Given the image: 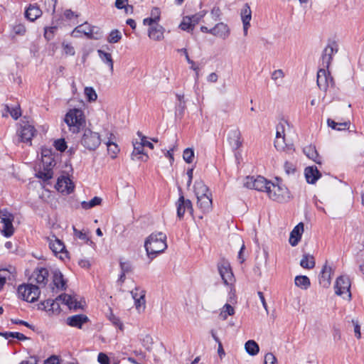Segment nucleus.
<instances>
[{
  "label": "nucleus",
  "mask_w": 364,
  "mask_h": 364,
  "mask_svg": "<svg viewBox=\"0 0 364 364\" xmlns=\"http://www.w3.org/2000/svg\"><path fill=\"white\" fill-rule=\"evenodd\" d=\"M121 271L123 273H129L132 271V265L128 262H120Z\"/></svg>",
  "instance_id": "obj_59"
},
{
  "label": "nucleus",
  "mask_w": 364,
  "mask_h": 364,
  "mask_svg": "<svg viewBox=\"0 0 364 364\" xmlns=\"http://www.w3.org/2000/svg\"><path fill=\"white\" fill-rule=\"evenodd\" d=\"M6 111L9 112L11 116L14 119H17L21 116L20 106L16 105L14 107H11L9 105H6Z\"/></svg>",
  "instance_id": "obj_44"
},
{
  "label": "nucleus",
  "mask_w": 364,
  "mask_h": 364,
  "mask_svg": "<svg viewBox=\"0 0 364 364\" xmlns=\"http://www.w3.org/2000/svg\"><path fill=\"white\" fill-rule=\"evenodd\" d=\"M334 288L337 295L342 296L343 298L346 297L348 300L351 299L350 282L348 277L344 276L338 277Z\"/></svg>",
  "instance_id": "obj_9"
},
{
  "label": "nucleus",
  "mask_w": 364,
  "mask_h": 364,
  "mask_svg": "<svg viewBox=\"0 0 364 364\" xmlns=\"http://www.w3.org/2000/svg\"><path fill=\"white\" fill-rule=\"evenodd\" d=\"M36 176L44 181H47L53 177V171L52 169L43 168V170L39 171L36 173Z\"/></svg>",
  "instance_id": "obj_41"
},
{
  "label": "nucleus",
  "mask_w": 364,
  "mask_h": 364,
  "mask_svg": "<svg viewBox=\"0 0 364 364\" xmlns=\"http://www.w3.org/2000/svg\"><path fill=\"white\" fill-rule=\"evenodd\" d=\"M115 6L118 9H124L126 12H128L129 9L132 10L133 7L128 5V0H116Z\"/></svg>",
  "instance_id": "obj_50"
},
{
  "label": "nucleus",
  "mask_w": 364,
  "mask_h": 364,
  "mask_svg": "<svg viewBox=\"0 0 364 364\" xmlns=\"http://www.w3.org/2000/svg\"><path fill=\"white\" fill-rule=\"evenodd\" d=\"M88 317L84 314H77L67 318L66 323L68 326L81 328L82 326L88 321Z\"/></svg>",
  "instance_id": "obj_19"
},
{
  "label": "nucleus",
  "mask_w": 364,
  "mask_h": 364,
  "mask_svg": "<svg viewBox=\"0 0 364 364\" xmlns=\"http://www.w3.org/2000/svg\"><path fill=\"white\" fill-rule=\"evenodd\" d=\"M241 19L243 23V33L244 36H247L248 29L250 27V21L252 19V11L248 5L245 4L240 12Z\"/></svg>",
  "instance_id": "obj_16"
},
{
  "label": "nucleus",
  "mask_w": 364,
  "mask_h": 364,
  "mask_svg": "<svg viewBox=\"0 0 364 364\" xmlns=\"http://www.w3.org/2000/svg\"><path fill=\"white\" fill-rule=\"evenodd\" d=\"M97 360L100 364H109V359L108 356L103 353H99Z\"/></svg>",
  "instance_id": "obj_62"
},
{
  "label": "nucleus",
  "mask_w": 364,
  "mask_h": 364,
  "mask_svg": "<svg viewBox=\"0 0 364 364\" xmlns=\"http://www.w3.org/2000/svg\"><path fill=\"white\" fill-rule=\"evenodd\" d=\"M38 287L33 284H22L18 288V294L23 300L28 302H34L40 295Z\"/></svg>",
  "instance_id": "obj_8"
},
{
  "label": "nucleus",
  "mask_w": 364,
  "mask_h": 364,
  "mask_svg": "<svg viewBox=\"0 0 364 364\" xmlns=\"http://www.w3.org/2000/svg\"><path fill=\"white\" fill-rule=\"evenodd\" d=\"M179 28L183 31H189L190 29H193V26L191 24V21L188 18V16H185L183 18V21L179 25Z\"/></svg>",
  "instance_id": "obj_52"
},
{
  "label": "nucleus",
  "mask_w": 364,
  "mask_h": 364,
  "mask_svg": "<svg viewBox=\"0 0 364 364\" xmlns=\"http://www.w3.org/2000/svg\"><path fill=\"white\" fill-rule=\"evenodd\" d=\"M12 31L16 35L23 36L26 33V29L23 24L18 23L13 26Z\"/></svg>",
  "instance_id": "obj_51"
},
{
  "label": "nucleus",
  "mask_w": 364,
  "mask_h": 364,
  "mask_svg": "<svg viewBox=\"0 0 364 364\" xmlns=\"http://www.w3.org/2000/svg\"><path fill=\"white\" fill-rule=\"evenodd\" d=\"M183 158L184 161L188 163L191 164L193 162L194 159V151L191 148H186L183 153Z\"/></svg>",
  "instance_id": "obj_46"
},
{
  "label": "nucleus",
  "mask_w": 364,
  "mask_h": 364,
  "mask_svg": "<svg viewBox=\"0 0 364 364\" xmlns=\"http://www.w3.org/2000/svg\"><path fill=\"white\" fill-rule=\"evenodd\" d=\"M53 285L60 290L65 289V281L63 278V275L60 272H55L53 274Z\"/></svg>",
  "instance_id": "obj_31"
},
{
  "label": "nucleus",
  "mask_w": 364,
  "mask_h": 364,
  "mask_svg": "<svg viewBox=\"0 0 364 364\" xmlns=\"http://www.w3.org/2000/svg\"><path fill=\"white\" fill-rule=\"evenodd\" d=\"M97 53H98V55H99L100 59L105 63L107 64L108 66L109 67L110 70H113V60H112L111 54L109 53H106L102 50H98Z\"/></svg>",
  "instance_id": "obj_36"
},
{
  "label": "nucleus",
  "mask_w": 364,
  "mask_h": 364,
  "mask_svg": "<svg viewBox=\"0 0 364 364\" xmlns=\"http://www.w3.org/2000/svg\"><path fill=\"white\" fill-rule=\"evenodd\" d=\"M54 146L58 151L61 152L67 149L66 142L64 139H59L54 142Z\"/></svg>",
  "instance_id": "obj_53"
},
{
  "label": "nucleus",
  "mask_w": 364,
  "mask_h": 364,
  "mask_svg": "<svg viewBox=\"0 0 364 364\" xmlns=\"http://www.w3.org/2000/svg\"><path fill=\"white\" fill-rule=\"evenodd\" d=\"M194 189L197 198L211 193L208 187L203 181H196Z\"/></svg>",
  "instance_id": "obj_30"
},
{
  "label": "nucleus",
  "mask_w": 364,
  "mask_h": 364,
  "mask_svg": "<svg viewBox=\"0 0 364 364\" xmlns=\"http://www.w3.org/2000/svg\"><path fill=\"white\" fill-rule=\"evenodd\" d=\"M218 269L224 284L228 286L231 285L234 282V275L228 262L223 261L220 262L218 264Z\"/></svg>",
  "instance_id": "obj_12"
},
{
  "label": "nucleus",
  "mask_w": 364,
  "mask_h": 364,
  "mask_svg": "<svg viewBox=\"0 0 364 364\" xmlns=\"http://www.w3.org/2000/svg\"><path fill=\"white\" fill-rule=\"evenodd\" d=\"M106 144L107 146V151H108L109 154L111 155V157L115 158L117 154L119 152V149H118L117 145L113 142L109 141H107L106 143Z\"/></svg>",
  "instance_id": "obj_49"
},
{
  "label": "nucleus",
  "mask_w": 364,
  "mask_h": 364,
  "mask_svg": "<svg viewBox=\"0 0 364 364\" xmlns=\"http://www.w3.org/2000/svg\"><path fill=\"white\" fill-rule=\"evenodd\" d=\"M102 203V198L97 196L94 197L89 202L82 201L81 206L83 209L87 210L92 208L96 205H100Z\"/></svg>",
  "instance_id": "obj_39"
},
{
  "label": "nucleus",
  "mask_w": 364,
  "mask_h": 364,
  "mask_svg": "<svg viewBox=\"0 0 364 364\" xmlns=\"http://www.w3.org/2000/svg\"><path fill=\"white\" fill-rule=\"evenodd\" d=\"M56 186L59 191H66L67 193H70L74 190V185L68 177L59 178Z\"/></svg>",
  "instance_id": "obj_22"
},
{
  "label": "nucleus",
  "mask_w": 364,
  "mask_h": 364,
  "mask_svg": "<svg viewBox=\"0 0 364 364\" xmlns=\"http://www.w3.org/2000/svg\"><path fill=\"white\" fill-rule=\"evenodd\" d=\"M245 350L250 355H255L259 353V348L258 344L253 340H249L245 344Z\"/></svg>",
  "instance_id": "obj_33"
},
{
  "label": "nucleus",
  "mask_w": 364,
  "mask_h": 364,
  "mask_svg": "<svg viewBox=\"0 0 364 364\" xmlns=\"http://www.w3.org/2000/svg\"><path fill=\"white\" fill-rule=\"evenodd\" d=\"M210 16L214 21H218L221 16V11L220 8L218 6H214L211 10Z\"/></svg>",
  "instance_id": "obj_55"
},
{
  "label": "nucleus",
  "mask_w": 364,
  "mask_h": 364,
  "mask_svg": "<svg viewBox=\"0 0 364 364\" xmlns=\"http://www.w3.org/2000/svg\"><path fill=\"white\" fill-rule=\"evenodd\" d=\"M284 77V73L282 70L279 69L274 70L272 74V78L274 80H277L278 79H282Z\"/></svg>",
  "instance_id": "obj_63"
},
{
  "label": "nucleus",
  "mask_w": 364,
  "mask_h": 364,
  "mask_svg": "<svg viewBox=\"0 0 364 364\" xmlns=\"http://www.w3.org/2000/svg\"><path fill=\"white\" fill-rule=\"evenodd\" d=\"M48 271L46 268H40L34 271L33 277L38 284H46L48 281Z\"/></svg>",
  "instance_id": "obj_27"
},
{
  "label": "nucleus",
  "mask_w": 364,
  "mask_h": 364,
  "mask_svg": "<svg viewBox=\"0 0 364 364\" xmlns=\"http://www.w3.org/2000/svg\"><path fill=\"white\" fill-rule=\"evenodd\" d=\"M277 358L272 353H268L265 355L264 364H275Z\"/></svg>",
  "instance_id": "obj_58"
},
{
  "label": "nucleus",
  "mask_w": 364,
  "mask_h": 364,
  "mask_svg": "<svg viewBox=\"0 0 364 364\" xmlns=\"http://www.w3.org/2000/svg\"><path fill=\"white\" fill-rule=\"evenodd\" d=\"M304 232V224L302 223L296 225L290 233L289 243L291 246H296L301 240Z\"/></svg>",
  "instance_id": "obj_23"
},
{
  "label": "nucleus",
  "mask_w": 364,
  "mask_h": 364,
  "mask_svg": "<svg viewBox=\"0 0 364 364\" xmlns=\"http://www.w3.org/2000/svg\"><path fill=\"white\" fill-rule=\"evenodd\" d=\"M300 265L305 269H312L315 266V261L313 256L304 255L300 262Z\"/></svg>",
  "instance_id": "obj_35"
},
{
  "label": "nucleus",
  "mask_w": 364,
  "mask_h": 364,
  "mask_svg": "<svg viewBox=\"0 0 364 364\" xmlns=\"http://www.w3.org/2000/svg\"><path fill=\"white\" fill-rule=\"evenodd\" d=\"M81 34H84L88 38L95 40H98L102 36L100 28L92 26L87 22L75 27L71 33V36L75 38L80 37Z\"/></svg>",
  "instance_id": "obj_5"
},
{
  "label": "nucleus",
  "mask_w": 364,
  "mask_h": 364,
  "mask_svg": "<svg viewBox=\"0 0 364 364\" xmlns=\"http://www.w3.org/2000/svg\"><path fill=\"white\" fill-rule=\"evenodd\" d=\"M166 240V234L161 232L152 233L146 238L144 247L150 259H154L158 254L164 252L167 248Z\"/></svg>",
  "instance_id": "obj_2"
},
{
  "label": "nucleus",
  "mask_w": 364,
  "mask_h": 364,
  "mask_svg": "<svg viewBox=\"0 0 364 364\" xmlns=\"http://www.w3.org/2000/svg\"><path fill=\"white\" fill-rule=\"evenodd\" d=\"M234 314H235L234 308L231 305L226 304L222 308L219 316L223 320H226L228 316H232Z\"/></svg>",
  "instance_id": "obj_37"
},
{
  "label": "nucleus",
  "mask_w": 364,
  "mask_h": 364,
  "mask_svg": "<svg viewBox=\"0 0 364 364\" xmlns=\"http://www.w3.org/2000/svg\"><path fill=\"white\" fill-rule=\"evenodd\" d=\"M284 137V124L279 123L277 126L276 139Z\"/></svg>",
  "instance_id": "obj_61"
},
{
  "label": "nucleus",
  "mask_w": 364,
  "mask_h": 364,
  "mask_svg": "<svg viewBox=\"0 0 364 364\" xmlns=\"http://www.w3.org/2000/svg\"><path fill=\"white\" fill-rule=\"evenodd\" d=\"M84 98L88 102L95 101L97 98V92H83Z\"/></svg>",
  "instance_id": "obj_64"
},
{
  "label": "nucleus",
  "mask_w": 364,
  "mask_h": 364,
  "mask_svg": "<svg viewBox=\"0 0 364 364\" xmlns=\"http://www.w3.org/2000/svg\"><path fill=\"white\" fill-rule=\"evenodd\" d=\"M206 12L204 11H200L194 15L188 16V18L191 21L193 27H194L198 22L204 17Z\"/></svg>",
  "instance_id": "obj_47"
},
{
  "label": "nucleus",
  "mask_w": 364,
  "mask_h": 364,
  "mask_svg": "<svg viewBox=\"0 0 364 364\" xmlns=\"http://www.w3.org/2000/svg\"><path fill=\"white\" fill-rule=\"evenodd\" d=\"M139 299L134 300V304L136 309L139 312L144 311L146 306V301H145V291H139Z\"/></svg>",
  "instance_id": "obj_38"
},
{
  "label": "nucleus",
  "mask_w": 364,
  "mask_h": 364,
  "mask_svg": "<svg viewBox=\"0 0 364 364\" xmlns=\"http://www.w3.org/2000/svg\"><path fill=\"white\" fill-rule=\"evenodd\" d=\"M62 46H63V50L65 54L70 55H75V49L70 43L63 42Z\"/></svg>",
  "instance_id": "obj_56"
},
{
  "label": "nucleus",
  "mask_w": 364,
  "mask_h": 364,
  "mask_svg": "<svg viewBox=\"0 0 364 364\" xmlns=\"http://www.w3.org/2000/svg\"><path fill=\"white\" fill-rule=\"evenodd\" d=\"M122 38V33L121 32L117 30V29H114V30H112L108 38H107V41L110 43H116L117 42H119Z\"/></svg>",
  "instance_id": "obj_42"
},
{
  "label": "nucleus",
  "mask_w": 364,
  "mask_h": 364,
  "mask_svg": "<svg viewBox=\"0 0 364 364\" xmlns=\"http://www.w3.org/2000/svg\"><path fill=\"white\" fill-rule=\"evenodd\" d=\"M74 235L76 237L82 240H88V237L85 232H83L81 230H77L75 227H73Z\"/></svg>",
  "instance_id": "obj_60"
},
{
  "label": "nucleus",
  "mask_w": 364,
  "mask_h": 364,
  "mask_svg": "<svg viewBox=\"0 0 364 364\" xmlns=\"http://www.w3.org/2000/svg\"><path fill=\"white\" fill-rule=\"evenodd\" d=\"M41 305L43 306V309L46 311H53L55 309L58 308V304L55 301L52 299H47L41 303Z\"/></svg>",
  "instance_id": "obj_45"
},
{
  "label": "nucleus",
  "mask_w": 364,
  "mask_h": 364,
  "mask_svg": "<svg viewBox=\"0 0 364 364\" xmlns=\"http://www.w3.org/2000/svg\"><path fill=\"white\" fill-rule=\"evenodd\" d=\"M177 206V216L179 219H181L185 212L187 210L188 211L191 215L193 212V208L192 205V203L188 199H185L183 196H181L176 203Z\"/></svg>",
  "instance_id": "obj_13"
},
{
  "label": "nucleus",
  "mask_w": 364,
  "mask_h": 364,
  "mask_svg": "<svg viewBox=\"0 0 364 364\" xmlns=\"http://www.w3.org/2000/svg\"><path fill=\"white\" fill-rule=\"evenodd\" d=\"M270 181L261 176L256 178L254 176H247L245 178V186L250 189H255L259 191H267Z\"/></svg>",
  "instance_id": "obj_10"
},
{
  "label": "nucleus",
  "mask_w": 364,
  "mask_h": 364,
  "mask_svg": "<svg viewBox=\"0 0 364 364\" xmlns=\"http://www.w3.org/2000/svg\"><path fill=\"white\" fill-rule=\"evenodd\" d=\"M295 285L302 289H307L310 285V279L306 276H296L294 279Z\"/></svg>",
  "instance_id": "obj_32"
},
{
  "label": "nucleus",
  "mask_w": 364,
  "mask_h": 364,
  "mask_svg": "<svg viewBox=\"0 0 364 364\" xmlns=\"http://www.w3.org/2000/svg\"><path fill=\"white\" fill-rule=\"evenodd\" d=\"M227 139L232 150H237L242 146L241 133L238 128L230 129L228 134Z\"/></svg>",
  "instance_id": "obj_15"
},
{
  "label": "nucleus",
  "mask_w": 364,
  "mask_h": 364,
  "mask_svg": "<svg viewBox=\"0 0 364 364\" xmlns=\"http://www.w3.org/2000/svg\"><path fill=\"white\" fill-rule=\"evenodd\" d=\"M42 163L43 168L52 169L53 166H55V161L52 155H47L42 153Z\"/></svg>",
  "instance_id": "obj_40"
},
{
  "label": "nucleus",
  "mask_w": 364,
  "mask_h": 364,
  "mask_svg": "<svg viewBox=\"0 0 364 364\" xmlns=\"http://www.w3.org/2000/svg\"><path fill=\"white\" fill-rule=\"evenodd\" d=\"M211 196V193H209L208 195L197 198V205L203 213H208L212 210L213 203Z\"/></svg>",
  "instance_id": "obj_21"
},
{
  "label": "nucleus",
  "mask_w": 364,
  "mask_h": 364,
  "mask_svg": "<svg viewBox=\"0 0 364 364\" xmlns=\"http://www.w3.org/2000/svg\"><path fill=\"white\" fill-rule=\"evenodd\" d=\"M14 220L13 214L6 209L0 210V230L4 236L9 237L13 235L14 232Z\"/></svg>",
  "instance_id": "obj_6"
},
{
  "label": "nucleus",
  "mask_w": 364,
  "mask_h": 364,
  "mask_svg": "<svg viewBox=\"0 0 364 364\" xmlns=\"http://www.w3.org/2000/svg\"><path fill=\"white\" fill-rule=\"evenodd\" d=\"M332 272L333 269L331 267L326 263L322 268L319 277V283L321 286L325 288H328L330 286Z\"/></svg>",
  "instance_id": "obj_18"
},
{
  "label": "nucleus",
  "mask_w": 364,
  "mask_h": 364,
  "mask_svg": "<svg viewBox=\"0 0 364 364\" xmlns=\"http://www.w3.org/2000/svg\"><path fill=\"white\" fill-rule=\"evenodd\" d=\"M64 122L69 132L73 134L78 133L85 122L83 112L80 109H70L65 115Z\"/></svg>",
  "instance_id": "obj_3"
},
{
  "label": "nucleus",
  "mask_w": 364,
  "mask_h": 364,
  "mask_svg": "<svg viewBox=\"0 0 364 364\" xmlns=\"http://www.w3.org/2000/svg\"><path fill=\"white\" fill-rule=\"evenodd\" d=\"M164 28L159 25L152 26L149 28V37L154 41H161L164 38Z\"/></svg>",
  "instance_id": "obj_26"
},
{
  "label": "nucleus",
  "mask_w": 364,
  "mask_h": 364,
  "mask_svg": "<svg viewBox=\"0 0 364 364\" xmlns=\"http://www.w3.org/2000/svg\"><path fill=\"white\" fill-rule=\"evenodd\" d=\"M18 133L21 141L31 144V140L36 134V129L28 122L23 121Z\"/></svg>",
  "instance_id": "obj_11"
},
{
  "label": "nucleus",
  "mask_w": 364,
  "mask_h": 364,
  "mask_svg": "<svg viewBox=\"0 0 364 364\" xmlns=\"http://www.w3.org/2000/svg\"><path fill=\"white\" fill-rule=\"evenodd\" d=\"M143 143L140 142H135L134 143V151L132 152V156H138V159H140L141 161H146L149 158L148 155L144 153V146Z\"/></svg>",
  "instance_id": "obj_29"
},
{
  "label": "nucleus",
  "mask_w": 364,
  "mask_h": 364,
  "mask_svg": "<svg viewBox=\"0 0 364 364\" xmlns=\"http://www.w3.org/2000/svg\"><path fill=\"white\" fill-rule=\"evenodd\" d=\"M212 31L213 36L223 40L228 38L230 34L229 26L223 22L216 23L215 26L213 27Z\"/></svg>",
  "instance_id": "obj_17"
},
{
  "label": "nucleus",
  "mask_w": 364,
  "mask_h": 364,
  "mask_svg": "<svg viewBox=\"0 0 364 364\" xmlns=\"http://www.w3.org/2000/svg\"><path fill=\"white\" fill-rule=\"evenodd\" d=\"M80 143L85 149L94 151L101 144V137L98 132L86 129L83 132Z\"/></svg>",
  "instance_id": "obj_7"
},
{
  "label": "nucleus",
  "mask_w": 364,
  "mask_h": 364,
  "mask_svg": "<svg viewBox=\"0 0 364 364\" xmlns=\"http://www.w3.org/2000/svg\"><path fill=\"white\" fill-rule=\"evenodd\" d=\"M1 335L3 336L6 339H9L10 338H16L19 341H25L27 339V337L25 335L18 332H5L1 333Z\"/></svg>",
  "instance_id": "obj_43"
},
{
  "label": "nucleus",
  "mask_w": 364,
  "mask_h": 364,
  "mask_svg": "<svg viewBox=\"0 0 364 364\" xmlns=\"http://www.w3.org/2000/svg\"><path fill=\"white\" fill-rule=\"evenodd\" d=\"M49 247L53 252L61 259H64L68 257V252L65 250V247L64 244L58 238L54 237V239H50L49 242Z\"/></svg>",
  "instance_id": "obj_14"
},
{
  "label": "nucleus",
  "mask_w": 364,
  "mask_h": 364,
  "mask_svg": "<svg viewBox=\"0 0 364 364\" xmlns=\"http://www.w3.org/2000/svg\"><path fill=\"white\" fill-rule=\"evenodd\" d=\"M56 300L61 301L67 305L70 309L77 310L81 307L80 304L77 301L76 298L70 294H63L56 298Z\"/></svg>",
  "instance_id": "obj_20"
},
{
  "label": "nucleus",
  "mask_w": 364,
  "mask_h": 364,
  "mask_svg": "<svg viewBox=\"0 0 364 364\" xmlns=\"http://www.w3.org/2000/svg\"><path fill=\"white\" fill-rule=\"evenodd\" d=\"M266 193L270 199L279 203L285 202L290 198L287 188L278 178L276 182L270 181Z\"/></svg>",
  "instance_id": "obj_4"
},
{
  "label": "nucleus",
  "mask_w": 364,
  "mask_h": 364,
  "mask_svg": "<svg viewBox=\"0 0 364 364\" xmlns=\"http://www.w3.org/2000/svg\"><path fill=\"white\" fill-rule=\"evenodd\" d=\"M10 273L6 269L0 270V290H1L7 280H10Z\"/></svg>",
  "instance_id": "obj_48"
},
{
  "label": "nucleus",
  "mask_w": 364,
  "mask_h": 364,
  "mask_svg": "<svg viewBox=\"0 0 364 364\" xmlns=\"http://www.w3.org/2000/svg\"><path fill=\"white\" fill-rule=\"evenodd\" d=\"M57 30V26H50L49 28H45V34L44 36L48 40H50L53 38V35L54 32Z\"/></svg>",
  "instance_id": "obj_57"
},
{
  "label": "nucleus",
  "mask_w": 364,
  "mask_h": 364,
  "mask_svg": "<svg viewBox=\"0 0 364 364\" xmlns=\"http://www.w3.org/2000/svg\"><path fill=\"white\" fill-rule=\"evenodd\" d=\"M42 15V11L36 4H30L25 11V17L30 21H34Z\"/></svg>",
  "instance_id": "obj_25"
},
{
  "label": "nucleus",
  "mask_w": 364,
  "mask_h": 364,
  "mask_svg": "<svg viewBox=\"0 0 364 364\" xmlns=\"http://www.w3.org/2000/svg\"><path fill=\"white\" fill-rule=\"evenodd\" d=\"M304 175L307 183L311 184H314L321 176L316 166L306 167L304 170Z\"/></svg>",
  "instance_id": "obj_24"
},
{
  "label": "nucleus",
  "mask_w": 364,
  "mask_h": 364,
  "mask_svg": "<svg viewBox=\"0 0 364 364\" xmlns=\"http://www.w3.org/2000/svg\"><path fill=\"white\" fill-rule=\"evenodd\" d=\"M109 319L113 325L118 327L120 330L123 329V323L121 322L120 319L112 313L110 314Z\"/></svg>",
  "instance_id": "obj_54"
},
{
  "label": "nucleus",
  "mask_w": 364,
  "mask_h": 364,
  "mask_svg": "<svg viewBox=\"0 0 364 364\" xmlns=\"http://www.w3.org/2000/svg\"><path fill=\"white\" fill-rule=\"evenodd\" d=\"M274 146L280 151H291L293 150L292 145H287L285 143L284 137L275 139Z\"/></svg>",
  "instance_id": "obj_34"
},
{
  "label": "nucleus",
  "mask_w": 364,
  "mask_h": 364,
  "mask_svg": "<svg viewBox=\"0 0 364 364\" xmlns=\"http://www.w3.org/2000/svg\"><path fill=\"white\" fill-rule=\"evenodd\" d=\"M303 151L309 159L313 160L316 164H321L320 157L315 146H307L304 148Z\"/></svg>",
  "instance_id": "obj_28"
},
{
  "label": "nucleus",
  "mask_w": 364,
  "mask_h": 364,
  "mask_svg": "<svg viewBox=\"0 0 364 364\" xmlns=\"http://www.w3.org/2000/svg\"><path fill=\"white\" fill-rule=\"evenodd\" d=\"M338 52L336 43L328 44L322 51L321 56V68L317 73V85L321 90L328 91L334 89V82L328 69L333 60V55Z\"/></svg>",
  "instance_id": "obj_1"
}]
</instances>
